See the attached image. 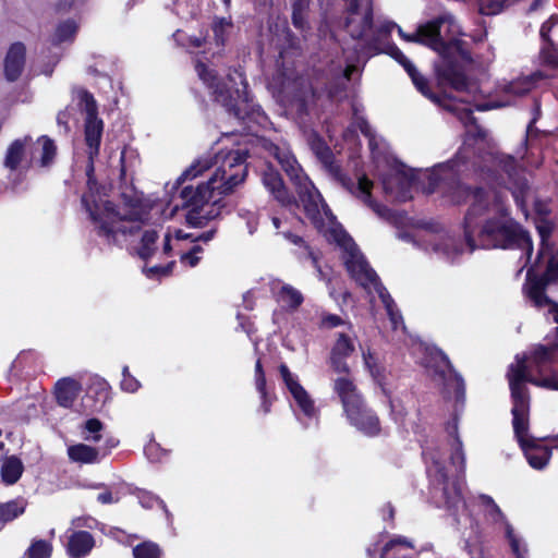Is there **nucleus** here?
Wrapping results in <instances>:
<instances>
[{"label":"nucleus","mask_w":558,"mask_h":558,"mask_svg":"<svg viewBox=\"0 0 558 558\" xmlns=\"http://www.w3.org/2000/svg\"><path fill=\"white\" fill-rule=\"evenodd\" d=\"M196 71L199 78L211 90L214 100L220 104L229 116L243 123L257 121L258 117L262 116V108L253 102L248 93V83L242 74H239L241 85L239 87L235 86L231 75H228L227 81H223L219 78L216 71L210 70L203 62L196 64Z\"/></svg>","instance_id":"obj_1"},{"label":"nucleus","mask_w":558,"mask_h":558,"mask_svg":"<svg viewBox=\"0 0 558 558\" xmlns=\"http://www.w3.org/2000/svg\"><path fill=\"white\" fill-rule=\"evenodd\" d=\"M125 215H121L117 205L111 201L100 203L97 221H92L96 227L97 235L106 239L108 244L117 243V235L135 234L141 230V226L126 228L121 225L123 221L142 222L143 221V194L138 193L133 186L130 191H124L120 195Z\"/></svg>","instance_id":"obj_2"},{"label":"nucleus","mask_w":558,"mask_h":558,"mask_svg":"<svg viewBox=\"0 0 558 558\" xmlns=\"http://www.w3.org/2000/svg\"><path fill=\"white\" fill-rule=\"evenodd\" d=\"M332 390L338 397L343 415L351 426L363 435L374 438L383 433L381 421L368 404L353 378L339 376L333 380Z\"/></svg>","instance_id":"obj_3"},{"label":"nucleus","mask_w":558,"mask_h":558,"mask_svg":"<svg viewBox=\"0 0 558 558\" xmlns=\"http://www.w3.org/2000/svg\"><path fill=\"white\" fill-rule=\"evenodd\" d=\"M483 246L500 250H524L527 258L533 253V241L527 230L510 217L507 208H501L499 215L485 220L478 232Z\"/></svg>","instance_id":"obj_4"},{"label":"nucleus","mask_w":558,"mask_h":558,"mask_svg":"<svg viewBox=\"0 0 558 558\" xmlns=\"http://www.w3.org/2000/svg\"><path fill=\"white\" fill-rule=\"evenodd\" d=\"M278 160L281 165V168L289 177L291 183L294 185L295 193L300 198L305 216L318 232H325L326 223L325 218L319 209V203H322L324 215L329 220H335L336 217L333 216L331 209L324 202L320 193L303 171L294 157H278Z\"/></svg>","instance_id":"obj_5"},{"label":"nucleus","mask_w":558,"mask_h":558,"mask_svg":"<svg viewBox=\"0 0 558 558\" xmlns=\"http://www.w3.org/2000/svg\"><path fill=\"white\" fill-rule=\"evenodd\" d=\"M225 196L215 178H209L206 182L199 183L196 187L193 185L183 186L180 192V198L183 201L182 206L190 208L186 214V222L194 228H203L208 221L218 218L226 203L222 197L213 201L209 209L203 214L204 205L214 198L215 194Z\"/></svg>","instance_id":"obj_6"},{"label":"nucleus","mask_w":558,"mask_h":558,"mask_svg":"<svg viewBox=\"0 0 558 558\" xmlns=\"http://www.w3.org/2000/svg\"><path fill=\"white\" fill-rule=\"evenodd\" d=\"M281 105L299 123H306L311 118V109L319 97L317 89L303 75L286 77L282 81Z\"/></svg>","instance_id":"obj_7"},{"label":"nucleus","mask_w":558,"mask_h":558,"mask_svg":"<svg viewBox=\"0 0 558 558\" xmlns=\"http://www.w3.org/2000/svg\"><path fill=\"white\" fill-rule=\"evenodd\" d=\"M442 47H436V52L442 58V62L435 68V73L439 84H447L458 92H464L469 87V80L458 62L452 58L456 52L462 60L472 61V54L466 49V43L459 38L445 40L440 36Z\"/></svg>","instance_id":"obj_8"},{"label":"nucleus","mask_w":558,"mask_h":558,"mask_svg":"<svg viewBox=\"0 0 558 558\" xmlns=\"http://www.w3.org/2000/svg\"><path fill=\"white\" fill-rule=\"evenodd\" d=\"M450 198L456 205L465 204L469 199H472V204L464 216L463 232L468 246L471 251H474L476 244L472 227L474 219L482 216L488 208V192L483 186H471L457 181L450 194Z\"/></svg>","instance_id":"obj_9"},{"label":"nucleus","mask_w":558,"mask_h":558,"mask_svg":"<svg viewBox=\"0 0 558 558\" xmlns=\"http://www.w3.org/2000/svg\"><path fill=\"white\" fill-rule=\"evenodd\" d=\"M247 158L248 151L246 149L229 151L222 165L210 177L217 180L221 193L231 194L238 185L245 181L247 175L245 162Z\"/></svg>","instance_id":"obj_10"},{"label":"nucleus","mask_w":558,"mask_h":558,"mask_svg":"<svg viewBox=\"0 0 558 558\" xmlns=\"http://www.w3.org/2000/svg\"><path fill=\"white\" fill-rule=\"evenodd\" d=\"M335 239L340 245H344L343 241L353 242L349 234L341 230L339 233L333 230ZM349 257L345 259V269L353 280L360 286L366 288L369 284L374 287L379 283V277L376 271L369 266L363 254H361L355 245L351 244L348 248Z\"/></svg>","instance_id":"obj_11"},{"label":"nucleus","mask_w":558,"mask_h":558,"mask_svg":"<svg viewBox=\"0 0 558 558\" xmlns=\"http://www.w3.org/2000/svg\"><path fill=\"white\" fill-rule=\"evenodd\" d=\"M558 282V256L551 255L547 260L546 269L542 275L534 274L533 268L526 272V295L533 304L542 308L551 302L546 294V288L550 283Z\"/></svg>","instance_id":"obj_12"},{"label":"nucleus","mask_w":558,"mask_h":558,"mask_svg":"<svg viewBox=\"0 0 558 558\" xmlns=\"http://www.w3.org/2000/svg\"><path fill=\"white\" fill-rule=\"evenodd\" d=\"M260 178L265 189L281 207L293 214L302 207L299 196L290 193L280 172L272 165H266Z\"/></svg>","instance_id":"obj_13"},{"label":"nucleus","mask_w":558,"mask_h":558,"mask_svg":"<svg viewBox=\"0 0 558 558\" xmlns=\"http://www.w3.org/2000/svg\"><path fill=\"white\" fill-rule=\"evenodd\" d=\"M444 24L454 25V17L451 13L445 12L437 17L421 24L414 33L407 36L408 43H415L436 51V47H442L440 43V28Z\"/></svg>","instance_id":"obj_14"},{"label":"nucleus","mask_w":558,"mask_h":558,"mask_svg":"<svg viewBox=\"0 0 558 558\" xmlns=\"http://www.w3.org/2000/svg\"><path fill=\"white\" fill-rule=\"evenodd\" d=\"M98 156L90 155V151H87V165H86V177H87V192L82 195L81 203L83 208L88 214V217L92 221H97L98 209H100V184L98 183L95 175V159Z\"/></svg>","instance_id":"obj_15"},{"label":"nucleus","mask_w":558,"mask_h":558,"mask_svg":"<svg viewBox=\"0 0 558 558\" xmlns=\"http://www.w3.org/2000/svg\"><path fill=\"white\" fill-rule=\"evenodd\" d=\"M512 427L520 447H534V437L529 435L530 398L511 399Z\"/></svg>","instance_id":"obj_16"},{"label":"nucleus","mask_w":558,"mask_h":558,"mask_svg":"<svg viewBox=\"0 0 558 558\" xmlns=\"http://www.w3.org/2000/svg\"><path fill=\"white\" fill-rule=\"evenodd\" d=\"M354 351L355 345L352 338L344 332H339L329 354L328 363L331 369L336 374L351 377V369L347 363V359L350 357Z\"/></svg>","instance_id":"obj_17"},{"label":"nucleus","mask_w":558,"mask_h":558,"mask_svg":"<svg viewBox=\"0 0 558 558\" xmlns=\"http://www.w3.org/2000/svg\"><path fill=\"white\" fill-rule=\"evenodd\" d=\"M527 361V356L517 355L515 364H511L509 366L507 376L509 380L511 399L530 398V392L525 386V383L531 384V380L536 379L537 377L529 373Z\"/></svg>","instance_id":"obj_18"},{"label":"nucleus","mask_w":558,"mask_h":558,"mask_svg":"<svg viewBox=\"0 0 558 558\" xmlns=\"http://www.w3.org/2000/svg\"><path fill=\"white\" fill-rule=\"evenodd\" d=\"M281 378L296 402L300 410L307 417H313L316 413L314 400L311 398L305 388L299 383L298 378L290 372L287 364L279 365Z\"/></svg>","instance_id":"obj_19"},{"label":"nucleus","mask_w":558,"mask_h":558,"mask_svg":"<svg viewBox=\"0 0 558 558\" xmlns=\"http://www.w3.org/2000/svg\"><path fill=\"white\" fill-rule=\"evenodd\" d=\"M347 3L348 16L344 21V27L353 39H362L364 35L372 29L374 23L372 4L367 7L364 15L359 23H355L354 15L359 14L360 0H344Z\"/></svg>","instance_id":"obj_20"},{"label":"nucleus","mask_w":558,"mask_h":558,"mask_svg":"<svg viewBox=\"0 0 558 558\" xmlns=\"http://www.w3.org/2000/svg\"><path fill=\"white\" fill-rule=\"evenodd\" d=\"M26 65V46L22 41H14L8 48L3 60V75L10 82H16L23 74Z\"/></svg>","instance_id":"obj_21"},{"label":"nucleus","mask_w":558,"mask_h":558,"mask_svg":"<svg viewBox=\"0 0 558 558\" xmlns=\"http://www.w3.org/2000/svg\"><path fill=\"white\" fill-rule=\"evenodd\" d=\"M110 399L109 384L98 376L90 379L86 393L82 399L83 412L86 414L99 411Z\"/></svg>","instance_id":"obj_22"},{"label":"nucleus","mask_w":558,"mask_h":558,"mask_svg":"<svg viewBox=\"0 0 558 558\" xmlns=\"http://www.w3.org/2000/svg\"><path fill=\"white\" fill-rule=\"evenodd\" d=\"M81 391V383L71 377L61 378L54 385L56 401L65 409L72 408Z\"/></svg>","instance_id":"obj_23"},{"label":"nucleus","mask_w":558,"mask_h":558,"mask_svg":"<svg viewBox=\"0 0 558 558\" xmlns=\"http://www.w3.org/2000/svg\"><path fill=\"white\" fill-rule=\"evenodd\" d=\"M104 126V121L98 114L84 119V140L90 155L99 156Z\"/></svg>","instance_id":"obj_24"},{"label":"nucleus","mask_w":558,"mask_h":558,"mask_svg":"<svg viewBox=\"0 0 558 558\" xmlns=\"http://www.w3.org/2000/svg\"><path fill=\"white\" fill-rule=\"evenodd\" d=\"M558 341L550 344H535L530 353L529 362L532 367L538 374H542L543 369L556 362V354L558 352Z\"/></svg>","instance_id":"obj_25"},{"label":"nucleus","mask_w":558,"mask_h":558,"mask_svg":"<svg viewBox=\"0 0 558 558\" xmlns=\"http://www.w3.org/2000/svg\"><path fill=\"white\" fill-rule=\"evenodd\" d=\"M435 360H438L444 367L450 373V377L447 380V385H450V383H453V392H454V400L457 404L463 405L465 402V383L462 376L454 369L452 363L450 362L448 355L441 351L436 350L435 352Z\"/></svg>","instance_id":"obj_26"},{"label":"nucleus","mask_w":558,"mask_h":558,"mask_svg":"<svg viewBox=\"0 0 558 558\" xmlns=\"http://www.w3.org/2000/svg\"><path fill=\"white\" fill-rule=\"evenodd\" d=\"M94 545V537L88 531H75L69 537L66 551L72 558H83L89 554Z\"/></svg>","instance_id":"obj_27"},{"label":"nucleus","mask_w":558,"mask_h":558,"mask_svg":"<svg viewBox=\"0 0 558 558\" xmlns=\"http://www.w3.org/2000/svg\"><path fill=\"white\" fill-rule=\"evenodd\" d=\"M363 360L371 376L380 386L383 393L388 398V403L392 412L393 400L391 399L390 391L385 387L386 368L378 362V359L369 350L363 352Z\"/></svg>","instance_id":"obj_28"},{"label":"nucleus","mask_w":558,"mask_h":558,"mask_svg":"<svg viewBox=\"0 0 558 558\" xmlns=\"http://www.w3.org/2000/svg\"><path fill=\"white\" fill-rule=\"evenodd\" d=\"M254 380L260 398V410L264 414H268L271 411V405L276 397L271 396L267 390L266 375L260 359H257L255 363Z\"/></svg>","instance_id":"obj_29"},{"label":"nucleus","mask_w":558,"mask_h":558,"mask_svg":"<svg viewBox=\"0 0 558 558\" xmlns=\"http://www.w3.org/2000/svg\"><path fill=\"white\" fill-rule=\"evenodd\" d=\"M32 142L29 136H25L24 138L14 140L8 147L5 157H4V166L11 171H15L20 168L24 157H25V148L26 145Z\"/></svg>","instance_id":"obj_30"},{"label":"nucleus","mask_w":558,"mask_h":558,"mask_svg":"<svg viewBox=\"0 0 558 558\" xmlns=\"http://www.w3.org/2000/svg\"><path fill=\"white\" fill-rule=\"evenodd\" d=\"M210 28L214 35V43L217 48L223 49L227 45L230 34L234 28L231 16H214Z\"/></svg>","instance_id":"obj_31"},{"label":"nucleus","mask_w":558,"mask_h":558,"mask_svg":"<svg viewBox=\"0 0 558 558\" xmlns=\"http://www.w3.org/2000/svg\"><path fill=\"white\" fill-rule=\"evenodd\" d=\"M77 32L78 24L73 19L61 21L50 37V44L53 47H58L63 43L72 44L76 38Z\"/></svg>","instance_id":"obj_32"},{"label":"nucleus","mask_w":558,"mask_h":558,"mask_svg":"<svg viewBox=\"0 0 558 558\" xmlns=\"http://www.w3.org/2000/svg\"><path fill=\"white\" fill-rule=\"evenodd\" d=\"M524 451L529 464L536 470H542L547 465L551 457V449L538 444L537 439H534V447H521Z\"/></svg>","instance_id":"obj_33"},{"label":"nucleus","mask_w":558,"mask_h":558,"mask_svg":"<svg viewBox=\"0 0 558 558\" xmlns=\"http://www.w3.org/2000/svg\"><path fill=\"white\" fill-rule=\"evenodd\" d=\"M24 472L22 460L16 456L7 457L1 465V478L5 485H14Z\"/></svg>","instance_id":"obj_34"},{"label":"nucleus","mask_w":558,"mask_h":558,"mask_svg":"<svg viewBox=\"0 0 558 558\" xmlns=\"http://www.w3.org/2000/svg\"><path fill=\"white\" fill-rule=\"evenodd\" d=\"M68 456L73 462L92 464L98 461L99 451L92 446L76 444L68 448Z\"/></svg>","instance_id":"obj_35"},{"label":"nucleus","mask_w":558,"mask_h":558,"mask_svg":"<svg viewBox=\"0 0 558 558\" xmlns=\"http://www.w3.org/2000/svg\"><path fill=\"white\" fill-rule=\"evenodd\" d=\"M74 98L77 100V106L81 111L86 113L85 117H93L98 114V105L94 95L84 87H75L72 90Z\"/></svg>","instance_id":"obj_36"},{"label":"nucleus","mask_w":558,"mask_h":558,"mask_svg":"<svg viewBox=\"0 0 558 558\" xmlns=\"http://www.w3.org/2000/svg\"><path fill=\"white\" fill-rule=\"evenodd\" d=\"M447 432L449 435L453 436L452 453L450 456V461L452 464H459V472L464 473L465 457H464L462 440L460 439V437L458 435L457 423H453L452 425H448Z\"/></svg>","instance_id":"obj_37"},{"label":"nucleus","mask_w":558,"mask_h":558,"mask_svg":"<svg viewBox=\"0 0 558 558\" xmlns=\"http://www.w3.org/2000/svg\"><path fill=\"white\" fill-rule=\"evenodd\" d=\"M374 183L366 174H362L357 180V191L361 194V199L365 205L372 208L375 213L380 214L381 205L378 204L372 195Z\"/></svg>","instance_id":"obj_38"},{"label":"nucleus","mask_w":558,"mask_h":558,"mask_svg":"<svg viewBox=\"0 0 558 558\" xmlns=\"http://www.w3.org/2000/svg\"><path fill=\"white\" fill-rule=\"evenodd\" d=\"M278 301L291 310L298 308L304 301L302 293L290 284H283L278 292Z\"/></svg>","instance_id":"obj_39"},{"label":"nucleus","mask_w":558,"mask_h":558,"mask_svg":"<svg viewBox=\"0 0 558 558\" xmlns=\"http://www.w3.org/2000/svg\"><path fill=\"white\" fill-rule=\"evenodd\" d=\"M158 238L156 230L150 229L144 231L141 239V246L138 248V255L142 259L147 260L154 255L156 251L155 244Z\"/></svg>","instance_id":"obj_40"},{"label":"nucleus","mask_w":558,"mask_h":558,"mask_svg":"<svg viewBox=\"0 0 558 558\" xmlns=\"http://www.w3.org/2000/svg\"><path fill=\"white\" fill-rule=\"evenodd\" d=\"M25 511V505L19 500H10L0 504V522L7 523L13 521Z\"/></svg>","instance_id":"obj_41"},{"label":"nucleus","mask_w":558,"mask_h":558,"mask_svg":"<svg viewBox=\"0 0 558 558\" xmlns=\"http://www.w3.org/2000/svg\"><path fill=\"white\" fill-rule=\"evenodd\" d=\"M134 558H161L160 546L151 541H144L133 547Z\"/></svg>","instance_id":"obj_42"},{"label":"nucleus","mask_w":558,"mask_h":558,"mask_svg":"<svg viewBox=\"0 0 558 558\" xmlns=\"http://www.w3.org/2000/svg\"><path fill=\"white\" fill-rule=\"evenodd\" d=\"M52 554V545L45 539H35L25 551L26 558H50Z\"/></svg>","instance_id":"obj_43"},{"label":"nucleus","mask_w":558,"mask_h":558,"mask_svg":"<svg viewBox=\"0 0 558 558\" xmlns=\"http://www.w3.org/2000/svg\"><path fill=\"white\" fill-rule=\"evenodd\" d=\"M41 144L40 165L47 167L51 165L57 155V146L54 142L47 135H41L37 140Z\"/></svg>","instance_id":"obj_44"},{"label":"nucleus","mask_w":558,"mask_h":558,"mask_svg":"<svg viewBox=\"0 0 558 558\" xmlns=\"http://www.w3.org/2000/svg\"><path fill=\"white\" fill-rule=\"evenodd\" d=\"M311 148L314 154L324 162L332 158V151L327 143L317 133L314 134L311 141Z\"/></svg>","instance_id":"obj_45"},{"label":"nucleus","mask_w":558,"mask_h":558,"mask_svg":"<svg viewBox=\"0 0 558 558\" xmlns=\"http://www.w3.org/2000/svg\"><path fill=\"white\" fill-rule=\"evenodd\" d=\"M412 83L424 97L435 104L440 102V97L432 90L429 82L424 75L418 73L417 76L412 80Z\"/></svg>","instance_id":"obj_46"},{"label":"nucleus","mask_w":558,"mask_h":558,"mask_svg":"<svg viewBox=\"0 0 558 558\" xmlns=\"http://www.w3.org/2000/svg\"><path fill=\"white\" fill-rule=\"evenodd\" d=\"M509 8L506 0H489L480 3L478 13L481 15H496Z\"/></svg>","instance_id":"obj_47"},{"label":"nucleus","mask_w":558,"mask_h":558,"mask_svg":"<svg viewBox=\"0 0 558 558\" xmlns=\"http://www.w3.org/2000/svg\"><path fill=\"white\" fill-rule=\"evenodd\" d=\"M284 238L288 241H290L292 244L304 247L306 250L307 256L312 260L313 265L315 267H318L319 257H318L317 253L305 242V240L302 236L294 234L292 232H287V233H284Z\"/></svg>","instance_id":"obj_48"},{"label":"nucleus","mask_w":558,"mask_h":558,"mask_svg":"<svg viewBox=\"0 0 558 558\" xmlns=\"http://www.w3.org/2000/svg\"><path fill=\"white\" fill-rule=\"evenodd\" d=\"M307 10H308V8H304V7H292V15H291L292 24L296 29H299L301 32H306L310 29V25L306 20V11Z\"/></svg>","instance_id":"obj_49"},{"label":"nucleus","mask_w":558,"mask_h":558,"mask_svg":"<svg viewBox=\"0 0 558 558\" xmlns=\"http://www.w3.org/2000/svg\"><path fill=\"white\" fill-rule=\"evenodd\" d=\"M104 428V424L100 420L96 417L88 418L84 424V430L92 436H85L86 440H92L94 442H98L101 439V435L99 434Z\"/></svg>","instance_id":"obj_50"},{"label":"nucleus","mask_w":558,"mask_h":558,"mask_svg":"<svg viewBox=\"0 0 558 558\" xmlns=\"http://www.w3.org/2000/svg\"><path fill=\"white\" fill-rule=\"evenodd\" d=\"M539 58L542 64L550 66L553 69H558V52L554 46H544L539 51Z\"/></svg>","instance_id":"obj_51"},{"label":"nucleus","mask_w":558,"mask_h":558,"mask_svg":"<svg viewBox=\"0 0 558 558\" xmlns=\"http://www.w3.org/2000/svg\"><path fill=\"white\" fill-rule=\"evenodd\" d=\"M120 387L125 392H135L140 389V381L130 373L129 366H123L122 368V380L120 383Z\"/></svg>","instance_id":"obj_52"},{"label":"nucleus","mask_w":558,"mask_h":558,"mask_svg":"<svg viewBox=\"0 0 558 558\" xmlns=\"http://www.w3.org/2000/svg\"><path fill=\"white\" fill-rule=\"evenodd\" d=\"M375 288L378 292L379 299L381 300L383 304L385 305V308L387 311V314L390 317V320H395L393 308L396 307V303H395L393 299L391 298L389 292L386 290L385 287H383V284L380 282L377 283V286Z\"/></svg>","instance_id":"obj_53"},{"label":"nucleus","mask_w":558,"mask_h":558,"mask_svg":"<svg viewBox=\"0 0 558 558\" xmlns=\"http://www.w3.org/2000/svg\"><path fill=\"white\" fill-rule=\"evenodd\" d=\"M202 173V170L197 168V165H192L187 169H185L181 175L175 180L173 183L171 191L179 190L183 183H185L187 180H192L199 175Z\"/></svg>","instance_id":"obj_54"},{"label":"nucleus","mask_w":558,"mask_h":558,"mask_svg":"<svg viewBox=\"0 0 558 558\" xmlns=\"http://www.w3.org/2000/svg\"><path fill=\"white\" fill-rule=\"evenodd\" d=\"M531 384L539 388L558 391V377L555 374L545 377H537L536 379L531 380Z\"/></svg>","instance_id":"obj_55"},{"label":"nucleus","mask_w":558,"mask_h":558,"mask_svg":"<svg viewBox=\"0 0 558 558\" xmlns=\"http://www.w3.org/2000/svg\"><path fill=\"white\" fill-rule=\"evenodd\" d=\"M174 266H175L174 260L169 262L168 264H166L163 266H153L147 269L146 275L148 278L169 276V275H171Z\"/></svg>","instance_id":"obj_56"},{"label":"nucleus","mask_w":558,"mask_h":558,"mask_svg":"<svg viewBox=\"0 0 558 558\" xmlns=\"http://www.w3.org/2000/svg\"><path fill=\"white\" fill-rule=\"evenodd\" d=\"M201 252H203V247L201 245H194L189 252L181 255V262L190 267H195L199 263L197 254Z\"/></svg>","instance_id":"obj_57"},{"label":"nucleus","mask_w":558,"mask_h":558,"mask_svg":"<svg viewBox=\"0 0 558 558\" xmlns=\"http://www.w3.org/2000/svg\"><path fill=\"white\" fill-rule=\"evenodd\" d=\"M381 53H386L395 59L398 63L405 60L404 53L399 49V47L391 40H386L384 49H381Z\"/></svg>","instance_id":"obj_58"},{"label":"nucleus","mask_w":558,"mask_h":558,"mask_svg":"<svg viewBox=\"0 0 558 558\" xmlns=\"http://www.w3.org/2000/svg\"><path fill=\"white\" fill-rule=\"evenodd\" d=\"M434 464L436 468L435 480L439 485L444 486L442 487L444 495H447V489H448L447 485H448L449 476H448L446 466L438 461H435Z\"/></svg>","instance_id":"obj_59"},{"label":"nucleus","mask_w":558,"mask_h":558,"mask_svg":"<svg viewBox=\"0 0 558 558\" xmlns=\"http://www.w3.org/2000/svg\"><path fill=\"white\" fill-rule=\"evenodd\" d=\"M504 90L514 96H524L530 92V87L526 83L510 82L505 86Z\"/></svg>","instance_id":"obj_60"},{"label":"nucleus","mask_w":558,"mask_h":558,"mask_svg":"<svg viewBox=\"0 0 558 558\" xmlns=\"http://www.w3.org/2000/svg\"><path fill=\"white\" fill-rule=\"evenodd\" d=\"M343 324V319L337 314L328 313L322 315L320 327L323 328L332 329Z\"/></svg>","instance_id":"obj_61"},{"label":"nucleus","mask_w":558,"mask_h":558,"mask_svg":"<svg viewBox=\"0 0 558 558\" xmlns=\"http://www.w3.org/2000/svg\"><path fill=\"white\" fill-rule=\"evenodd\" d=\"M283 45L286 48L291 50H298L301 48L300 38L289 27L283 29Z\"/></svg>","instance_id":"obj_62"},{"label":"nucleus","mask_w":558,"mask_h":558,"mask_svg":"<svg viewBox=\"0 0 558 558\" xmlns=\"http://www.w3.org/2000/svg\"><path fill=\"white\" fill-rule=\"evenodd\" d=\"M506 535L507 538L509 539L511 550L514 554L515 558H524L520 549V542L515 537L512 526L509 523H507Z\"/></svg>","instance_id":"obj_63"},{"label":"nucleus","mask_w":558,"mask_h":558,"mask_svg":"<svg viewBox=\"0 0 558 558\" xmlns=\"http://www.w3.org/2000/svg\"><path fill=\"white\" fill-rule=\"evenodd\" d=\"M385 43L386 38L376 33L366 43V48L371 51H374L375 54L381 53V49H384Z\"/></svg>","instance_id":"obj_64"}]
</instances>
